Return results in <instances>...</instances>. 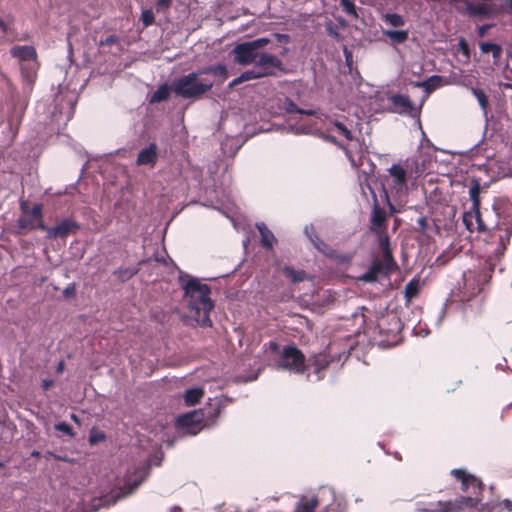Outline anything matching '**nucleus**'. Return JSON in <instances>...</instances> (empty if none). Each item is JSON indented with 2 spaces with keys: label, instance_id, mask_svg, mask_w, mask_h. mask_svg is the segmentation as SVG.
I'll return each instance as SVG.
<instances>
[{
  "label": "nucleus",
  "instance_id": "obj_1",
  "mask_svg": "<svg viewBox=\"0 0 512 512\" xmlns=\"http://www.w3.org/2000/svg\"><path fill=\"white\" fill-rule=\"evenodd\" d=\"M485 231H487L485 241L489 256L479 272L469 271L464 274V291L461 292V301H470L482 291L484 284L492 277L496 261L504 255L507 245L510 243L512 228L506 224L498 223L491 229L486 226Z\"/></svg>",
  "mask_w": 512,
  "mask_h": 512
},
{
  "label": "nucleus",
  "instance_id": "obj_2",
  "mask_svg": "<svg viewBox=\"0 0 512 512\" xmlns=\"http://www.w3.org/2000/svg\"><path fill=\"white\" fill-rule=\"evenodd\" d=\"M188 280L182 284L184 295L193 317L203 327L212 325L210 312L214 307L210 299V287L201 283L197 278L187 276Z\"/></svg>",
  "mask_w": 512,
  "mask_h": 512
},
{
  "label": "nucleus",
  "instance_id": "obj_3",
  "mask_svg": "<svg viewBox=\"0 0 512 512\" xmlns=\"http://www.w3.org/2000/svg\"><path fill=\"white\" fill-rule=\"evenodd\" d=\"M378 245L381 250L382 257L381 259H375L371 262L368 270L360 277V280L363 282H376L379 277H388L399 269L390 247V239L384 237Z\"/></svg>",
  "mask_w": 512,
  "mask_h": 512
},
{
  "label": "nucleus",
  "instance_id": "obj_4",
  "mask_svg": "<svg viewBox=\"0 0 512 512\" xmlns=\"http://www.w3.org/2000/svg\"><path fill=\"white\" fill-rule=\"evenodd\" d=\"M283 69L282 60L273 54H263L254 64L253 68L246 70L237 78L233 79L229 87L233 88L243 82L260 79L263 77L275 76L277 71Z\"/></svg>",
  "mask_w": 512,
  "mask_h": 512
},
{
  "label": "nucleus",
  "instance_id": "obj_5",
  "mask_svg": "<svg viewBox=\"0 0 512 512\" xmlns=\"http://www.w3.org/2000/svg\"><path fill=\"white\" fill-rule=\"evenodd\" d=\"M200 72H191L176 79L172 84V91L184 99H199L213 87V82L199 79Z\"/></svg>",
  "mask_w": 512,
  "mask_h": 512
},
{
  "label": "nucleus",
  "instance_id": "obj_6",
  "mask_svg": "<svg viewBox=\"0 0 512 512\" xmlns=\"http://www.w3.org/2000/svg\"><path fill=\"white\" fill-rule=\"evenodd\" d=\"M269 43V38L261 37L237 44L231 51V54L234 56V62L242 66L255 64L263 54H267L266 52H261L260 49Z\"/></svg>",
  "mask_w": 512,
  "mask_h": 512
},
{
  "label": "nucleus",
  "instance_id": "obj_7",
  "mask_svg": "<svg viewBox=\"0 0 512 512\" xmlns=\"http://www.w3.org/2000/svg\"><path fill=\"white\" fill-rule=\"evenodd\" d=\"M451 474L456 480L461 482V489L464 492L471 494L466 498H462V502H465L467 506H476L479 499L478 496L482 493L484 485L482 481L474 475L468 473L464 469H454Z\"/></svg>",
  "mask_w": 512,
  "mask_h": 512
},
{
  "label": "nucleus",
  "instance_id": "obj_8",
  "mask_svg": "<svg viewBox=\"0 0 512 512\" xmlns=\"http://www.w3.org/2000/svg\"><path fill=\"white\" fill-rule=\"evenodd\" d=\"M277 367L296 374H303L306 370L305 356L296 346H285L277 361Z\"/></svg>",
  "mask_w": 512,
  "mask_h": 512
},
{
  "label": "nucleus",
  "instance_id": "obj_9",
  "mask_svg": "<svg viewBox=\"0 0 512 512\" xmlns=\"http://www.w3.org/2000/svg\"><path fill=\"white\" fill-rule=\"evenodd\" d=\"M21 211L23 215L18 219L17 226L19 230L39 229L45 231L47 226L43 222V205L35 204L30 211L26 202L21 203ZM22 232L19 231V234Z\"/></svg>",
  "mask_w": 512,
  "mask_h": 512
},
{
  "label": "nucleus",
  "instance_id": "obj_10",
  "mask_svg": "<svg viewBox=\"0 0 512 512\" xmlns=\"http://www.w3.org/2000/svg\"><path fill=\"white\" fill-rule=\"evenodd\" d=\"M400 330V320L396 316H381L374 328V333L379 335L378 343L383 346H390L396 342Z\"/></svg>",
  "mask_w": 512,
  "mask_h": 512
},
{
  "label": "nucleus",
  "instance_id": "obj_11",
  "mask_svg": "<svg viewBox=\"0 0 512 512\" xmlns=\"http://www.w3.org/2000/svg\"><path fill=\"white\" fill-rule=\"evenodd\" d=\"M80 224L72 218H64L55 226L45 229L46 237L50 240L61 238L65 239L70 234L76 233L80 229Z\"/></svg>",
  "mask_w": 512,
  "mask_h": 512
},
{
  "label": "nucleus",
  "instance_id": "obj_12",
  "mask_svg": "<svg viewBox=\"0 0 512 512\" xmlns=\"http://www.w3.org/2000/svg\"><path fill=\"white\" fill-rule=\"evenodd\" d=\"M386 219L387 216L385 210L376 202L372 209L371 225L369 229L372 233L378 236V244L381 243L384 237L389 239Z\"/></svg>",
  "mask_w": 512,
  "mask_h": 512
},
{
  "label": "nucleus",
  "instance_id": "obj_13",
  "mask_svg": "<svg viewBox=\"0 0 512 512\" xmlns=\"http://www.w3.org/2000/svg\"><path fill=\"white\" fill-rule=\"evenodd\" d=\"M480 193H481V184L480 180L477 178H473L471 180V186L469 188V196L470 200L472 202L471 210L475 214V218L477 221V229L478 231H482L486 229V224L482 220L481 212H480Z\"/></svg>",
  "mask_w": 512,
  "mask_h": 512
},
{
  "label": "nucleus",
  "instance_id": "obj_14",
  "mask_svg": "<svg viewBox=\"0 0 512 512\" xmlns=\"http://www.w3.org/2000/svg\"><path fill=\"white\" fill-rule=\"evenodd\" d=\"M465 11L470 17L490 18L497 13L495 5L488 2L473 3L465 0Z\"/></svg>",
  "mask_w": 512,
  "mask_h": 512
},
{
  "label": "nucleus",
  "instance_id": "obj_15",
  "mask_svg": "<svg viewBox=\"0 0 512 512\" xmlns=\"http://www.w3.org/2000/svg\"><path fill=\"white\" fill-rule=\"evenodd\" d=\"M340 355L331 356L326 352L313 355L309 359V365L314 368V373L317 374V380L323 379V371L329 367L334 361H340Z\"/></svg>",
  "mask_w": 512,
  "mask_h": 512
},
{
  "label": "nucleus",
  "instance_id": "obj_16",
  "mask_svg": "<svg viewBox=\"0 0 512 512\" xmlns=\"http://www.w3.org/2000/svg\"><path fill=\"white\" fill-rule=\"evenodd\" d=\"M158 160V147L155 142L139 151L136 159L137 165H149L154 167Z\"/></svg>",
  "mask_w": 512,
  "mask_h": 512
},
{
  "label": "nucleus",
  "instance_id": "obj_17",
  "mask_svg": "<svg viewBox=\"0 0 512 512\" xmlns=\"http://www.w3.org/2000/svg\"><path fill=\"white\" fill-rule=\"evenodd\" d=\"M388 172L392 177V189H395L397 192L402 191L408 181L407 171L400 164H393Z\"/></svg>",
  "mask_w": 512,
  "mask_h": 512
},
{
  "label": "nucleus",
  "instance_id": "obj_18",
  "mask_svg": "<svg viewBox=\"0 0 512 512\" xmlns=\"http://www.w3.org/2000/svg\"><path fill=\"white\" fill-rule=\"evenodd\" d=\"M10 54L13 58H16L20 64L26 63L29 61L37 60V51L33 46L23 45V46H14L10 49Z\"/></svg>",
  "mask_w": 512,
  "mask_h": 512
},
{
  "label": "nucleus",
  "instance_id": "obj_19",
  "mask_svg": "<svg viewBox=\"0 0 512 512\" xmlns=\"http://www.w3.org/2000/svg\"><path fill=\"white\" fill-rule=\"evenodd\" d=\"M309 238L314 247L325 256L331 259H336L338 257L337 251L329 244L325 243L316 233L310 234Z\"/></svg>",
  "mask_w": 512,
  "mask_h": 512
},
{
  "label": "nucleus",
  "instance_id": "obj_20",
  "mask_svg": "<svg viewBox=\"0 0 512 512\" xmlns=\"http://www.w3.org/2000/svg\"><path fill=\"white\" fill-rule=\"evenodd\" d=\"M20 70L22 77L25 79V81L28 84L34 83L36 76H37V70H38V61H29L26 63L20 64Z\"/></svg>",
  "mask_w": 512,
  "mask_h": 512
},
{
  "label": "nucleus",
  "instance_id": "obj_21",
  "mask_svg": "<svg viewBox=\"0 0 512 512\" xmlns=\"http://www.w3.org/2000/svg\"><path fill=\"white\" fill-rule=\"evenodd\" d=\"M256 227L261 236V245L266 249H272L273 243L275 241L274 234L267 228L264 223L257 224Z\"/></svg>",
  "mask_w": 512,
  "mask_h": 512
},
{
  "label": "nucleus",
  "instance_id": "obj_22",
  "mask_svg": "<svg viewBox=\"0 0 512 512\" xmlns=\"http://www.w3.org/2000/svg\"><path fill=\"white\" fill-rule=\"evenodd\" d=\"M319 505V500L316 496L311 498L302 497L296 505L294 512H314Z\"/></svg>",
  "mask_w": 512,
  "mask_h": 512
},
{
  "label": "nucleus",
  "instance_id": "obj_23",
  "mask_svg": "<svg viewBox=\"0 0 512 512\" xmlns=\"http://www.w3.org/2000/svg\"><path fill=\"white\" fill-rule=\"evenodd\" d=\"M142 479H135L134 481L126 480L123 488H120L116 492V497L112 503H115L117 500L126 497L134 492V490L142 483Z\"/></svg>",
  "mask_w": 512,
  "mask_h": 512
},
{
  "label": "nucleus",
  "instance_id": "obj_24",
  "mask_svg": "<svg viewBox=\"0 0 512 512\" xmlns=\"http://www.w3.org/2000/svg\"><path fill=\"white\" fill-rule=\"evenodd\" d=\"M420 281L418 278L411 279L404 288V298L406 302H411L419 295Z\"/></svg>",
  "mask_w": 512,
  "mask_h": 512
},
{
  "label": "nucleus",
  "instance_id": "obj_25",
  "mask_svg": "<svg viewBox=\"0 0 512 512\" xmlns=\"http://www.w3.org/2000/svg\"><path fill=\"white\" fill-rule=\"evenodd\" d=\"M200 74H212L216 77H220L222 80L228 78V69L223 64L207 66L199 70Z\"/></svg>",
  "mask_w": 512,
  "mask_h": 512
},
{
  "label": "nucleus",
  "instance_id": "obj_26",
  "mask_svg": "<svg viewBox=\"0 0 512 512\" xmlns=\"http://www.w3.org/2000/svg\"><path fill=\"white\" fill-rule=\"evenodd\" d=\"M204 396V390L202 388H190L187 389L184 394L185 404L188 406H193L202 399Z\"/></svg>",
  "mask_w": 512,
  "mask_h": 512
},
{
  "label": "nucleus",
  "instance_id": "obj_27",
  "mask_svg": "<svg viewBox=\"0 0 512 512\" xmlns=\"http://www.w3.org/2000/svg\"><path fill=\"white\" fill-rule=\"evenodd\" d=\"M172 90V86L169 87L167 84H162L158 87V89L151 96V103H160L167 101L170 97V92Z\"/></svg>",
  "mask_w": 512,
  "mask_h": 512
},
{
  "label": "nucleus",
  "instance_id": "obj_28",
  "mask_svg": "<svg viewBox=\"0 0 512 512\" xmlns=\"http://www.w3.org/2000/svg\"><path fill=\"white\" fill-rule=\"evenodd\" d=\"M479 48L483 54L492 53L495 60H498L502 55V47L496 43L481 42Z\"/></svg>",
  "mask_w": 512,
  "mask_h": 512
},
{
  "label": "nucleus",
  "instance_id": "obj_29",
  "mask_svg": "<svg viewBox=\"0 0 512 512\" xmlns=\"http://www.w3.org/2000/svg\"><path fill=\"white\" fill-rule=\"evenodd\" d=\"M383 34L396 44L406 42L409 37L408 31L406 30H385Z\"/></svg>",
  "mask_w": 512,
  "mask_h": 512
},
{
  "label": "nucleus",
  "instance_id": "obj_30",
  "mask_svg": "<svg viewBox=\"0 0 512 512\" xmlns=\"http://www.w3.org/2000/svg\"><path fill=\"white\" fill-rule=\"evenodd\" d=\"M282 272L285 277L289 278L293 283L302 282L306 278V273L303 270H295L290 266H284Z\"/></svg>",
  "mask_w": 512,
  "mask_h": 512
},
{
  "label": "nucleus",
  "instance_id": "obj_31",
  "mask_svg": "<svg viewBox=\"0 0 512 512\" xmlns=\"http://www.w3.org/2000/svg\"><path fill=\"white\" fill-rule=\"evenodd\" d=\"M442 82V77L438 75H433L429 77L427 80L420 82L417 84L418 87L424 88L426 93H431L440 87Z\"/></svg>",
  "mask_w": 512,
  "mask_h": 512
},
{
  "label": "nucleus",
  "instance_id": "obj_32",
  "mask_svg": "<svg viewBox=\"0 0 512 512\" xmlns=\"http://www.w3.org/2000/svg\"><path fill=\"white\" fill-rule=\"evenodd\" d=\"M470 90H471V93L477 99L484 114H487V110L489 107V100H488V96L486 95V93L482 89L475 88V87H472Z\"/></svg>",
  "mask_w": 512,
  "mask_h": 512
},
{
  "label": "nucleus",
  "instance_id": "obj_33",
  "mask_svg": "<svg viewBox=\"0 0 512 512\" xmlns=\"http://www.w3.org/2000/svg\"><path fill=\"white\" fill-rule=\"evenodd\" d=\"M382 19L387 25L392 27H401L405 24L404 18L397 13H385Z\"/></svg>",
  "mask_w": 512,
  "mask_h": 512
},
{
  "label": "nucleus",
  "instance_id": "obj_34",
  "mask_svg": "<svg viewBox=\"0 0 512 512\" xmlns=\"http://www.w3.org/2000/svg\"><path fill=\"white\" fill-rule=\"evenodd\" d=\"M284 109L287 113H299L304 115L312 116L314 115V111L312 110H304L299 108L291 99L286 98L284 101Z\"/></svg>",
  "mask_w": 512,
  "mask_h": 512
},
{
  "label": "nucleus",
  "instance_id": "obj_35",
  "mask_svg": "<svg viewBox=\"0 0 512 512\" xmlns=\"http://www.w3.org/2000/svg\"><path fill=\"white\" fill-rule=\"evenodd\" d=\"M202 421L201 415L199 412H192L185 415H182L179 418V423L183 426H190L194 424H199Z\"/></svg>",
  "mask_w": 512,
  "mask_h": 512
},
{
  "label": "nucleus",
  "instance_id": "obj_36",
  "mask_svg": "<svg viewBox=\"0 0 512 512\" xmlns=\"http://www.w3.org/2000/svg\"><path fill=\"white\" fill-rule=\"evenodd\" d=\"M13 20L10 17H7L6 19H0V29L5 34L9 40L15 41L17 40L16 36L14 35L13 29L11 28Z\"/></svg>",
  "mask_w": 512,
  "mask_h": 512
},
{
  "label": "nucleus",
  "instance_id": "obj_37",
  "mask_svg": "<svg viewBox=\"0 0 512 512\" xmlns=\"http://www.w3.org/2000/svg\"><path fill=\"white\" fill-rule=\"evenodd\" d=\"M137 273V268H119L114 271V275H116L121 282L128 281Z\"/></svg>",
  "mask_w": 512,
  "mask_h": 512
},
{
  "label": "nucleus",
  "instance_id": "obj_38",
  "mask_svg": "<svg viewBox=\"0 0 512 512\" xmlns=\"http://www.w3.org/2000/svg\"><path fill=\"white\" fill-rule=\"evenodd\" d=\"M340 6L342 8V11L346 15H348L352 18H355V19L358 18L356 6L352 0H340Z\"/></svg>",
  "mask_w": 512,
  "mask_h": 512
},
{
  "label": "nucleus",
  "instance_id": "obj_39",
  "mask_svg": "<svg viewBox=\"0 0 512 512\" xmlns=\"http://www.w3.org/2000/svg\"><path fill=\"white\" fill-rule=\"evenodd\" d=\"M333 126L337 129L338 133L342 135L345 139L351 141L353 140L352 132L346 127V125L340 121H333Z\"/></svg>",
  "mask_w": 512,
  "mask_h": 512
},
{
  "label": "nucleus",
  "instance_id": "obj_40",
  "mask_svg": "<svg viewBox=\"0 0 512 512\" xmlns=\"http://www.w3.org/2000/svg\"><path fill=\"white\" fill-rule=\"evenodd\" d=\"M391 100L395 106H400L405 109L411 108V101L407 95H400V94L394 95L391 98Z\"/></svg>",
  "mask_w": 512,
  "mask_h": 512
},
{
  "label": "nucleus",
  "instance_id": "obj_41",
  "mask_svg": "<svg viewBox=\"0 0 512 512\" xmlns=\"http://www.w3.org/2000/svg\"><path fill=\"white\" fill-rule=\"evenodd\" d=\"M141 21L144 27H149L155 22V17L152 9H146L142 11Z\"/></svg>",
  "mask_w": 512,
  "mask_h": 512
},
{
  "label": "nucleus",
  "instance_id": "obj_42",
  "mask_svg": "<svg viewBox=\"0 0 512 512\" xmlns=\"http://www.w3.org/2000/svg\"><path fill=\"white\" fill-rule=\"evenodd\" d=\"M54 427L57 431L62 432L70 437L74 436L72 427L66 422L56 423Z\"/></svg>",
  "mask_w": 512,
  "mask_h": 512
},
{
  "label": "nucleus",
  "instance_id": "obj_43",
  "mask_svg": "<svg viewBox=\"0 0 512 512\" xmlns=\"http://www.w3.org/2000/svg\"><path fill=\"white\" fill-rule=\"evenodd\" d=\"M173 3V0H156L157 12L168 10Z\"/></svg>",
  "mask_w": 512,
  "mask_h": 512
},
{
  "label": "nucleus",
  "instance_id": "obj_44",
  "mask_svg": "<svg viewBox=\"0 0 512 512\" xmlns=\"http://www.w3.org/2000/svg\"><path fill=\"white\" fill-rule=\"evenodd\" d=\"M118 42V37L116 35H109L107 38L100 40L99 46H111Z\"/></svg>",
  "mask_w": 512,
  "mask_h": 512
},
{
  "label": "nucleus",
  "instance_id": "obj_45",
  "mask_svg": "<svg viewBox=\"0 0 512 512\" xmlns=\"http://www.w3.org/2000/svg\"><path fill=\"white\" fill-rule=\"evenodd\" d=\"M103 440H105V435L102 432L97 433V434H92V435H90V438H89V441L91 444H96Z\"/></svg>",
  "mask_w": 512,
  "mask_h": 512
},
{
  "label": "nucleus",
  "instance_id": "obj_46",
  "mask_svg": "<svg viewBox=\"0 0 512 512\" xmlns=\"http://www.w3.org/2000/svg\"><path fill=\"white\" fill-rule=\"evenodd\" d=\"M75 293H76V289H75V286L73 284L67 286L64 289V291H63L64 296L67 297V298L75 296Z\"/></svg>",
  "mask_w": 512,
  "mask_h": 512
},
{
  "label": "nucleus",
  "instance_id": "obj_47",
  "mask_svg": "<svg viewBox=\"0 0 512 512\" xmlns=\"http://www.w3.org/2000/svg\"><path fill=\"white\" fill-rule=\"evenodd\" d=\"M273 36L276 38L277 42H279V43L286 44L289 42V39H290L289 35H287V34L275 33Z\"/></svg>",
  "mask_w": 512,
  "mask_h": 512
},
{
  "label": "nucleus",
  "instance_id": "obj_48",
  "mask_svg": "<svg viewBox=\"0 0 512 512\" xmlns=\"http://www.w3.org/2000/svg\"><path fill=\"white\" fill-rule=\"evenodd\" d=\"M491 27H492V25H491V24H484V25L480 26V27L478 28V35H479L480 37H484V36H485V34H486V32L488 31V29H490Z\"/></svg>",
  "mask_w": 512,
  "mask_h": 512
},
{
  "label": "nucleus",
  "instance_id": "obj_49",
  "mask_svg": "<svg viewBox=\"0 0 512 512\" xmlns=\"http://www.w3.org/2000/svg\"><path fill=\"white\" fill-rule=\"evenodd\" d=\"M500 504H502V511L506 510V511L510 512L512 510V501L511 500L505 499L502 502H500Z\"/></svg>",
  "mask_w": 512,
  "mask_h": 512
},
{
  "label": "nucleus",
  "instance_id": "obj_50",
  "mask_svg": "<svg viewBox=\"0 0 512 512\" xmlns=\"http://www.w3.org/2000/svg\"><path fill=\"white\" fill-rule=\"evenodd\" d=\"M54 384V381L52 379H44L42 381V388L43 390L47 391L49 390Z\"/></svg>",
  "mask_w": 512,
  "mask_h": 512
},
{
  "label": "nucleus",
  "instance_id": "obj_51",
  "mask_svg": "<svg viewBox=\"0 0 512 512\" xmlns=\"http://www.w3.org/2000/svg\"><path fill=\"white\" fill-rule=\"evenodd\" d=\"M487 512H502V504H500L499 502L497 504L489 506Z\"/></svg>",
  "mask_w": 512,
  "mask_h": 512
},
{
  "label": "nucleus",
  "instance_id": "obj_52",
  "mask_svg": "<svg viewBox=\"0 0 512 512\" xmlns=\"http://www.w3.org/2000/svg\"><path fill=\"white\" fill-rule=\"evenodd\" d=\"M269 348H270V350L272 352L276 353L279 350V345L276 342H274V341H270L269 342Z\"/></svg>",
  "mask_w": 512,
  "mask_h": 512
},
{
  "label": "nucleus",
  "instance_id": "obj_53",
  "mask_svg": "<svg viewBox=\"0 0 512 512\" xmlns=\"http://www.w3.org/2000/svg\"><path fill=\"white\" fill-rule=\"evenodd\" d=\"M468 217H472V214L471 213H465L464 214V217H463V220L467 226L468 229H470V226L472 225L471 222L468 221Z\"/></svg>",
  "mask_w": 512,
  "mask_h": 512
},
{
  "label": "nucleus",
  "instance_id": "obj_54",
  "mask_svg": "<svg viewBox=\"0 0 512 512\" xmlns=\"http://www.w3.org/2000/svg\"><path fill=\"white\" fill-rule=\"evenodd\" d=\"M324 512H338V509L335 505H327Z\"/></svg>",
  "mask_w": 512,
  "mask_h": 512
},
{
  "label": "nucleus",
  "instance_id": "obj_55",
  "mask_svg": "<svg viewBox=\"0 0 512 512\" xmlns=\"http://www.w3.org/2000/svg\"><path fill=\"white\" fill-rule=\"evenodd\" d=\"M71 420H73L75 423H77L78 425H80V420L78 418V416L76 414H71L70 416Z\"/></svg>",
  "mask_w": 512,
  "mask_h": 512
},
{
  "label": "nucleus",
  "instance_id": "obj_56",
  "mask_svg": "<svg viewBox=\"0 0 512 512\" xmlns=\"http://www.w3.org/2000/svg\"><path fill=\"white\" fill-rule=\"evenodd\" d=\"M64 369V362H60L57 366V372L61 373Z\"/></svg>",
  "mask_w": 512,
  "mask_h": 512
},
{
  "label": "nucleus",
  "instance_id": "obj_57",
  "mask_svg": "<svg viewBox=\"0 0 512 512\" xmlns=\"http://www.w3.org/2000/svg\"><path fill=\"white\" fill-rule=\"evenodd\" d=\"M460 44H461V46H462V49H464L465 51H467V50H468V48H467V44H466V42H465L464 40H461Z\"/></svg>",
  "mask_w": 512,
  "mask_h": 512
},
{
  "label": "nucleus",
  "instance_id": "obj_58",
  "mask_svg": "<svg viewBox=\"0 0 512 512\" xmlns=\"http://www.w3.org/2000/svg\"><path fill=\"white\" fill-rule=\"evenodd\" d=\"M418 223H419L422 227H424V226H425V224H426V220H425V218H420V219L418 220Z\"/></svg>",
  "mask_w": 512,
  "mask_h": 512
},
{
  "label": "nucleus",
  "instance_id": "obj_59",
  "mask_svg": "<svg viewBox=\"0 0 512 512\" xmlns=\"http://www.w3.org/2000/svg\"><path fill=\"white\" fill-rule=\"evenodd\" d=\"M389 208H390L391 213L396 212L395 207L390 202H389Z\"/></svg>",
  "mask_w": 512,
  "mask_h": 512
},
{
  "label": "nucleus",
  "instance_id": "obj_60",
  "mask_svg": "<svg viewBox=\"0 0 512 512\" xmlns=\"http://www.w3.org/2000/svg\"><path fill=\"white\" fill-rule=\"evenodd\" d=\"M329 139H330L331 142L337 143L334 137H330Z\"/></svg>",
  "mask_w": 512,
  "mask_h": 512
},
{
  "label": "nucleus",
  "instance_id": "obj_61",
  "mask_svg": "<svg viewBox=\"0 0 512 512\" xmlns=\"http://www.w3.org/2000/svg\"><path fill=\"white\" fill-rule=\"evenodd\" d=\"M4 467V463L0 462V469Z\"/></svg>",
  "mask_w": 512,
  "mask_h": 512
}]
</instances>
